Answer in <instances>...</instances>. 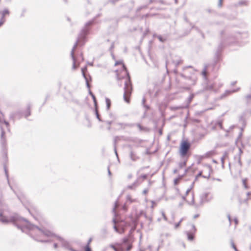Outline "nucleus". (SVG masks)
<instances>
[{
	"mask_svg": "<svg viewBox=\"0 0 251 251\" xmlns=\"http://www.w3.org/2000/svg\"><path fill=\"white\" fill-rule=\"evenodd\" d=\"M3 211L0 210V221L4 224H7L12 222L17 227L20 229L23 232H25L30 236L33 240L39 242H47L48 240H44L38 238V235H44L50 236L52 235L50 231L44 228L40 227L35 226L27 220L21 217L18 214H14L11 216L9 219L3 215Z\"/></svg>",
	"mask_w": 251,
	"mask_h": 251,
	"instance_id": "f257e3e1",
	"label": "nucleus"
},
{
	"mask_svg": "<svg viewBox=\"0 0 251 251\" xmlns=\"http://www.w3.org/2000/svg\"><path fill=\"white\" fill-rule=\"evenodd\" d=\"M95 19H93L87 22L84 25V27L81 30L78 36L75 41L71 51V56L73 60L72 69L75 70L79 66L80 61H83L84 58L81 53L79 56L76 58L75 56V50L77 46H83L86 42L87 36L89 34L91 29L92 26L95 23Z\"/></svg>",
	"mask_w": 251,
	"mask_h": 251,
	"instance_id": "f03ea898",
	"label": "nucleus"
},
{
	"mask_svg": "<svg viewBox=\"0 0 251 251\" xmlns=\"http://www.w3.org/2000/svg\"><path fill=\"white\" fill-rule=\"evenodd\" d=\"M119 64H121L122 65L123 71H124V75H125V77L124 78L126 79L124 83L125 86L123 98L126 102L129 103L130 101V96L132 91V86L130 77L126 67L123 63V61H116L115 62V66H117Z\"/></svg>",
	"mask_w": 251,
	"mask_h": 251,
	"instance_id": "7ed1b4c3",
	"label": "nucleus"
},
{
	"mask_svg": "<svg viewBox=\"0 0 251 251\" xmlns=\"http://www.w3.org/2000/svg\"><path fill=\"white\" fill-rule=\"evenodd\" d=\"M132 237L129 236L123 238L121 243L110 244L109 247L114 251H129L132 248Z\"/></svg>",
	"mask_w": 251,
	"mask_h": 251,
	"instance_id": "20e7f679",
	"label": "nucleus"
},
{
	"mask_svg": "<svg viewBox=\"0 0 251 251\" xmlns=\"http://www.w3.org/2000/svg\"><path fill=\"white\" fill-rule=\"evenodd\" d=\"M112 222L114 224L113 228L114 230L120 234L124 233L126 228L130 225V224L127 222L123 220L119 221L115 218L113 219Z\"/></svg>",
	"mask_w": 251,
	"mask_h": 251,
	"instance_id": "39448f33",
	"label": "nucleus"
},
{
	"mask_svg": "<svg viewBox=\"0 0 251 251\" xmlns=\"http://www.w3.org/2000/svg\"><path fill=\"white\" fill-rule=\"evenodd\" d=\"M42 228H44V227H41ZM45 229H46V228H45ZM47 230V229H46ZM48 230V229H47ZM49 231V230H48ZM50 231V230H49ZM50 232L51 233H52V235H51V236H50V237H53V236H55L57 237V239L60 241L61 242V244H62V246L66 249H68L69 250V248H70L71 246L70 245V243L66 240H64L63 238H62L60 236H56L53 232H52L51 231H50ZM44 237H49V236H46V235H38V238H40L41 239H42V240H46V239H44ZM48 241V242H50V240H47ZM47 243V242H46Z\"/></svg>",
	"mask_w": 251,
	"mask_h": 251,
	"instance_id": "423d86ee",
	"label": "nucleus"
},
{
	"mask_svg": "<svg viewBox=\"0 0 251 251\" xmlns=\"http://www.w3.org/2000/svg\"><path fill=\"white\" fill-rule=\"evenodd\" d=\"M209 195L208 193H205L202 194L201 196V201H200V205H198L197 204H195V201H194V194L192 195V200L191 202L189 203V204H192L193 205L195 208H198L200 205H202L203 203L204 202H208L210 201L213 198H208V196Z\"/></svg>",
	"mask_w": 251,
	"mask_h": 251,
	"instance_id": "0eeeda50",
	"label": "nucleus"
},
{
	"mask_svg": "<svg viewBox=\"0 0 251 251\" xmlns=\"http://www.w3.org/2000/svg\"><path fill=\"white\" fill-rule=\"evenodd\" d=\"M30 115V106L28 105L27 109L25 111L23 112L22 111H18L12 113L10 114V118L14 120V118L18 116H19V119L21 118L22 116H24L25 118H27V117H28Z\"/></svg>",
	"mask_w": 251,
	"mask_h": 251,
	"instance_id": "6e6552de",
	"label": "nucleus"
},
{
	"mask_svg": "<svg viewBox=\"0 0 251 251\" xmlns=\"http://www.w3.org/2000/svg\"><path fill=\"white\" fill-rule=\"evenodd\" d=\"M223 49V46L222 43L220 44L216 49L213 59V65L215 66L216 64L220 62L222 59V52Z\"/></svg>",
	"mask_w": 251,
	"mask_h": 251,
	"instance_id": "1a4fd4ad",
	"label": "nucleus"
},
{
	"mask_svg": "<svg viewBox=\"0 0 251 251\" xmlns=\"http://www.w3.org/2000/svg\"><path fill=\"white\" fill-rule=\"evenodd\" d=\"M191 148V144L188 141H182L180 145L179 152L181 156H185Z\"/></svg>",
	"mask_w": 251,
	"mask_h": 251,
	"instance_id": "9d476101",
	"label": "nucleus"
},
{
	"mask_svg": "<svg viewBox=\"0 0 251 251\" xmlns=\"http://www.w3.org/2000/svg\"><path fill=\"white\" fill-rule=\"evenodd\" d=\"M87 71V67L84 66V67L81 68V72L82 75H83V77L85 79L86 86L88 88H90V85L89 84V81H91L92 80L91 76L88 75H86L85 73V72Z\"/></svg>",
	"mask_w": 251,
	"mask_h": 251,
	"instance_id": "9b49d317",
	"label": "nucleus"
},
{
	"mask_svg": "<svg viewBox=\"0 0 251 251\" xmlns=\"http://www.w3.org/2000/svg\"><path fill=\"white\" fill-rule=\"evenodd\" d=\"M190 226L192 227V229H191L190 231H186L185 233L187 235L188 240L193 241L194 239V235L197 229L194 224H191Z\"/></svg>",
	"mask_w": 251,
	"mask_h": 251,
	"instance_id": "f8f14e48",
	"label": "nucleus"
},
{
	"mask_svg": "<svg viewBox=\"0 0 251 251\" xmlns=\"http://www.w3.org/2000/svg\"><path fill=\"white\" fill-rule=\"evenodd\" d=\"M115 125L118 127V130H122L125 129L127 127H132L135 126V124L132 123L117 122L115 123Z\"/></svg>",
	"mask_w": 251,
	"mask_h": 251,
	"instance_id": "ddd939ff",
	"label": "nucleus"
},
{
	"mask_svg": "<svg viewBox=\"0 0 251 251\" xmlns=\"http://www.w3.org/2000/svg\"><path fill=\"white\" fill-rule=\"evenodd\" d=\"M240 90V88L238 87L236 89H232V90H227L225 91V92L220 96L221 99H223L225 97H226L232 93H236L238 92Z\"/></svg>",
	"mask_w": 251,
	"mask_h": 251,
	"instance_id": "4468645a",
	"label": "nucleus"
},
{
	"mask_svg": "<svg viewBox=\"0 0 251 251\" xmlns=\"http://www.w3.org/2000/svg\"><path fill=\"white\" fill-rule=\"evenodd\" d=\"M10 14V11L7 8H4L3 10L0 11V19L6 22L5 17L8 16Z\"/></svg>",
	"mask_w": 251,
	"mask_h": 251,
	"instance_id": "2eb2a0df",
	"label": "nucleus"
},
{
	"mask_svg": "<svg viewBox=\"0 0 251 251\" xmlns=\"http://www.w3.org/2000/svg\"><path fill=\"white\" fill-rule=\"evenodd\" d=\"M180 75L181 77L186 79H188L190 81V82L189 83V85H194L195 84L197 81V77L195 75H192L191 77L187 76L184 74H181Z\"/></svg>",
	"mask_w": 251,
	"mask_h": 251,
	"instance_id": "dca6fc26",
	"label": "nucleus"
},
{
	"mask_svg": "<svg viewBox=\"0 0 251 251\" xmlns=\"http://www.w3.org/2000/svg\"><path fill=\"white\" fill-rule=\"evenodd\" d=\"M205 167H206V168L207 169L208 171V175L207 176H202V171H200V172H199V173L197 175V176L198 177H200V176H202L203 178H209L210 177L211 172L212 171V168L210 166V165H206Z\"/></svg>",
	"mask_w": 251,
	"mask_h": 251,
	"instance_id": "f3484780",
	"label": "nucleus"
},
{
	"mask_svg": "<svg viewBox=\"0 0 251 251\" xmlns=\"http://www.w3.org/2000/svg\"><path fill=\"white\" fill-rule=\"evenodd\" d=\"M0 128H1V135H0L1 140H0V142H1V144L2 146L3 147H4L5 146V144H6V139L4 137L5 132H4L3 129L2 128V127H1Z\"/></svg>",
	"mask_w": 251,
	"mask_h": 251,
	"instance_id": "a211bd4d",
	"label": "nucleus"
},
{
	"mask_svg": "<svg viewBox=\"0 0 251 251\" xmlns=\"http://www.w3.org/2000/svg\"><path fill=\"white\" fill-rule=\"evenodd\" d=\"M129 157L130 159L133 161H136L140 158V157L132 150L130 151Z\"/></svg>",
	"mask_w": 251,
	"mask_h": 251,
	"instance_id": "6ab92c4d",
	"label": "nucleus"
},
{
	"mask_svg": "<svg viewBox=\"0 0 251 251\" xmlns=\"http://www.w3.org/2000/svg\"><path fill=\"white\" fill-rule=\"evenodd\" d=\"M153 37H156L159 41L161 43H164L167 40V37L166 36H162L160 35L154 34L153 35Z\"/></svg>",
	"mask_w": 251,
	"mask_h": 251,
	"instance_id": "aec40b11",
	"label": "nucleus"
},
{
	"mask_svg": "<svg viewBox=\"0 0 251 251\" xmlns=\"http://www.w3.org/2000/svg\"><path fill=\"white\" fill-rule=\"evenodd\" d=\"M215 154V151L214 150H212L209 151H207L204 156H200V159H202L204 157H210L211 156H213Z\"/></svg>",
	"mask_w": 251,
	"mask_h": 251,
	"instance_id": "412c9836",
	"label": "nucleus"
},
{
	"mask_svg": "<svg viewBox=\"0 0 251 251\" xmlns=\"http://www.w3.org/2000/svg\"><path fill=\"white\" fill-rule=\"evenodd\" d=\"M3 168H4V172H5V176H6V179H7V182H8V183L10 188L11 189H12V187L10 185V182H9V176H8V170H7V169L6 168V166L5 164H4L3 165Z\"/></svg>",
	"mask_w": 251,
	"mask_h": 251,
	"instance_id": "4be33fe9",
	"label": "nucleus"
},
{
	"mask_svg": "<svg viewBox=\"0 0 251 251\" xmlns=\"http://www.w3.org/2000/svg\"><path fill=\"white\" fill-rule=\"evenodd\" d=\"M138 180H136L134 183H133L131 185H129L127 186V188L128 189H134L138 186Z\"/></svg>",
	"mask_w": 251,
	"mask_h": 251,
	"instance_id": "5701e85b",
	"label": "nucleus"
},
{
	"mask_svg": "<svg viewBox=\"0 0 251 251\" xmlns=\"http://www.w3.org/2000/svg\"><path fill=\"white\" fill-rule=\"evenodd\" d=\"M248 4V1L247 0H241L238 2L236 6H247Z\"/></svg>",
	"mask_w": 251,
	"mask_h": 251,
	"instance_id": "b1692460",
	"label": "nucleus"
},
{
	"mask_svg": "<svg viewBox=\"0 0 251 251\" xmlns=\"http://www.w3.org/2000/svg\"><path fill=\"white\" fill-rule=\"evenodd\" d=\"M194 97H195L194 94H190V95L189 96V97L188 98V99L187 100V106H189V105L190 104V103L191 102L192 100L194 99Z\"/></svg>",
	"mask_w": 251,
	"mask_h": 251,
	"instance_id": "393cba45",
	"label": "nucleus"
},
{
	"mask_svg": "<svg viewBox=\"0 0 251 251\" xmlns=\"http://www.w3.org/2000/svg\"><path fill=\"white\" fill-rule=\"evenodd\" d=\"M245 114H242L240 116L239 121L241 122L242 124L244 126L246 125V121L245 119Z\"/></svg>",
	"mask_w": 251,
	"mask_h": 251,
	"instance_id": "a878e982",
	"label": "nucleus"
},
{
	"mask_svg": "<svg viewBox=\"0 0 251 251\" xmlns=\"http://www.w3.org/2000/svg\"><path fill=\"white\" fill-rule=\"evenodd\" d=\"M219 126L221 129L225 130L223 126V121L222 120L217 121L216 122L215 126Z\"/></svg>",
	"mask_w": 251,
	"mask_h": 251,
	"instance_id": "bb28decb",
	"label": "nucleus"
},
{
	"mask_svg": "<svg viewBox=\"0 0 251 251\" xmlns=\"http://www.w3.org/2000/svg\"><path fill=\"white\" fill-rule=\"evenodd\" d=\"M208 66V65H205L204 67L201 72L202 75L203 76V77L205 78H206V72H207V69Z\"/></svg>",
	"mask_w": 251,
	"mask_h": 251,
	"instance_id": "cd10ccee",
	"label": "nucleus"
},
{
	"mask_svg": "<svg viewBox=\"0 0 251 251\" xmlns=\"http://www.w3.org/2000/svg\"><path fill=\"white\" fill-rule=\"evenodd\" d=\"M105 102H106V109H107V110H109L110 109V106H111V101H110V99H109L107 98H106Z\"/></svg>",
	"mask_w": 251,
	"mask_h": 251,
	"instance_id": "c85d7f7f",
	"label": "nucleus"
},
{
	"mask_svg": "<svg viewBox=\"0 0 251 251\" xmlns=\"http://www.w3.org/2000/svg\"><path fill=\"white\" fill-rule=\"evenodd\" d=\"M134 201H135V200L132 199L130 195H127L126 196V202H129L130 203H131Z\"/></svg>",
	"mask_w": 251,
	"mask_h": 251,
	"instance_id": "c756f323",
	"label": "nucleus"
},
{
	"mask_svg": "<svg viewBox=\"0 0 251 251\" xmlns=\"http://www.w3.org/2000/svg\"><path fill=\"white\" fill-rule=\"evenodd\" d=\"M95 114H96V117L98 119V120L99 121H100V122L102 121L101 119H100V114L99 113L97 107L95 108Z\"/></svg>",
	"mask_w": 251,
	"mask_h": 251,
	"instance_id": "7c9ffc66",
	"label": "nucleus"
},
{
	"mask_svg": "<svg viewBox=\"0 0 251 251\" xmlns=\"http://www.w3.org/2000/svg\"><path fill=\"white\" fill-rule=\"evenodd\" d=\"M114 42H113L112 43L110 47L109 48V51H110V52H111V55L112 56V57H113V58H114V54H113V51H112V50H113V49H114Z\"/></svg>",
	"mask_w": 251,
	"mask_h": 251,
	"instance_id": "2f4dec72",
	"label": "nucleus"
},
{
	"mask_svg": "<svg viewBox=\"0 0 251 251\" xmlns=\"http://www.w3.org/2000/svg\"><path fill=\"white\" fill-rule=\"evenodd\" d=\"M239 156L238 157V162L239 164L240 165H242V163H241V154L243 153V151L242 150V149L241 148H239Z\"/></svg>",
	"mask_w": 251,
	"mask_h": 251,
	"instance_id": "473e14b6",
	"label": "nucleus"
},
{
	"mask_svg": "<svg viewBox=\"0 0 251 251\" xmlns=\"http://www.w3.org/2000/svg\"><path fill=\"white\" fill-rule=\"evenodd\" d=\"M186 165V161L180 162L178 164L179 167L181 169L183 167H184V166H185Z\"/></svg>",
	"mask_w": 251,
	"mask_h": 251,
	"instance_id": "72a5a7b5",
	"label": "nucleus"
},
{
	"mask_svg": "<svg viewBox=\"0 0 251 251\" xmlns=\"http://www.w3.org/2000/svg\"><path fill=\"white\" fill-rule=\"evenodd\" d=\"M245 99L246 100L247 102L249 103L251 102V94L248 95L246 96Z\"/></svg>",
	"mask_w": 251,
	"mask_h": 251,
	"instance_id": "f704fd0d",
	"label": "nucleus"
},
{
	"mask_svg": "<svg viewBox=\"0 0 251 251\" xmlns=\"http://www.w3.org/2000/svg\"><path fill=\"white\" fill-rule=\"evenodd\" d=\"M145 102H146V99L145 98H143L142 99V104L148 110L150 108V106L149 105H146Z\"/></svg>",
	"mask_w": 251,
	"mask_h": 251,
	"instance_id": "c9c22d12",
	"label": "nucleus"
},
{
	"mask_svg": "<svg viewBox=\"0 0 251 251\" xmlns=\"http://www.w3.org/2000/svg\"><path fill=\"white\" fill-rule=\"evenodd\" d=\"M183 218L181 219L180 220L178 223H176L175 224V228L176 229L180 226V224L182 222V221H183Z\"/></svg>",
	"mask_w": 251,
	"mask_h": 251,
	"instance_id": "e433bc0d",
	"label": "nucleus"
},
{
	"mask_svg": "<svg viewBox=\"0 0 251 251\" xmlns=\"http://www.w3.org/2000/svg\"><path fill=\"white\" fill-rule=\"evenodd\" d=\"M118 205V201H116L114 203V207H113V210H112L115 214V215H116V209Z\"/></svg>",
	"mask_w": 251,
	"mask_h": 251,
	"instance_id": "4c0bfd02",
	"label": "nucleus"
},
{
	"mask_svg": "<svg viewBox=\"0 0 251 251\" xmlns=\"http://www.w3.org/2000/svg\"><path fill=\"white\" fill-rule=\"evenodd\" d=\"M188 169H185L184 171V173L183 175L178 176V177H177V178L179 179V180H180L181 179H182V178L185 175V174L188 172Z\"/></svg>",
	"mask_w": 251,
	"mask_h": 251,
	"instance_id": "58836bf2",
	"label": "nucleus"
},
{
	"mask_svg": "<svg viewBox=\"0 0 251 251\" xmlns=\"http://www.w3.org/2000/svg\"><path fill=\"white\" fill-rule=\"evenodd\" d=\"M92 98L93 100V102L94 103L95 108H96V107H97V102L96 97L95 96V95H93Z\"/></svg>",
	"mask_w": 251,
	"mask_h": 251,
	"instance_id": "ea45409f",
	"label": "nucleus"
},
{
	"mask_svg": "<svg viewBox=\"0 0 251 251\" xmlns=\"http://www.w3.org/2000/svg\"><path fill=\"white\" fill-rule=\"evenodd\" d=\"M226 153L225 152V155L223 156H222L221 158V162H222V166L223 168H224V160H225V156H226Z\"/></svg>",
	"mask_w": 251,
	"mask_h": 251,
	"instance_id": "a19ab883",
	"label": "nucleus"
},
{
	"mask_svg": "<svg viewBox=\"0 0 251 251\" xmlns=\"http://www.w3.org/2000/svg\"><path fill=\"white\" fill-rule=\"evenodd\" d=\"M101 232L102 234L106 235L107 234V230L106 227H103L101 230Z\"/></svg>",
	"mask_w": 251,
	"mask_h": 251,
	"instance_id": "79ce46f5",
	"label": "nucleus"
},
{
	"mask_svg": "<svg viewBox=\"0 0 251 251\" xmlns=\"http://www.w3.org/2000/svg\"><path fill=\"white\" fill-rule=\"evenodd\" d=\"M118 138V136H116L114 137V142H113V147L114 148H116V145H117V139Z\"/></svg>",
	"mask_w": 251,
	"mask_h": 251,
	"instance_id": "37998d69",
	"label": "nucleus"
},
{
	"mask_svg": "<svg viewBox=\"0 0 251 251\" xmlns=\"http://www.w3.org/2000/svg\"><path fill=\"white\" fill-rule=\"evenodd\" d=\"M25 12H26V9H23L22 10L21 14L20 15V18H23V17H25Z\"/></svg>",
	"mask_w": 251,
	"mask_h": 251,
	"instance_id": "c03bdc74",
	"label": "nucleus"
},
{
	"mask_svg": "<svg viewBox=\"0 0 251 251\" xmlns=\"http://www.w3.org/2000/svg\"><path fill=\"white\" fill-rule=\"evenodd\" d=\"M235 127L234 125L231 126L228 129L224 130L226 132L229 133L230 131Z\"/></svg>",
	"mask_w": 251,
	"mask_h": 251,
	"instance_id": "a18cd8bd",
	"label": "nucleus"
},
{
	"mask_svg": "<svg viewBox=\"0 0 251 251\" xmlns=\"http://www.w3.org/2000/svg\"><path fill=\"white\" fill-rule=\"evenodd\" d=\"M231 246H232V248L235 251H238V250L237 249V248L236 247V246L235 245L234 242L231 241Z\"/></svg>",
	"mask_w": 251,
	"mask_h": 251,
	"instance_id": "49530a36",
	"label": "nucleus"
},
{
	"mask_svg": "<svg viewBox=\"0 0 251 251\" xmlns=\"http://www.w3.org/2000/svg\"><path fill=\"white\" fill-rule=\"evenodd\" d=\"M84 251H92L90 246H85L84 248Z\"/></svg>",
	"mask_w": 251,
	"mask_h": 251,
	"instance_id": "de8ad7c7",
	"label": "nucleus"
},
{
	"mask_svg": "<svg viewBox=\"0 0 251 251\" xmlns=\"http://www.w3.org/2000/svg\"><path fill=\"white\" fill-rule=\"evenodd\" d=\"M2 122H3L6 125L7 127H9V123L7 121H6L5 120H3V121L0 120V123H2Z\"/></svg>",
	"mask_w": 251,
	"mask_h": 251,
	"instance_id": "09e8293b",
	"label": "nucleus"
},
{
	"mask_svg": "<svg viewBox=\"0 0 251 251\" xmlns=\"http://www.w3.org/2000/svg\"><path fill=\"white\" fill-rule=\"evenodd\" d=\"M161 213H162V215L163 216L164 220H165L166 221H167L168 219H167L166 216L165 215V213L163 211H162Z\"/></svg>",
	"mask_w": 251,
	"mask_h": 251,
	"instance_id": "8fccbe9b",
	"label": "nucleus"
},
{
	"mask_svg": "<svg viewBox=\"0 0 251 251\" xmlns=\"http://www.w3.org/2000/svg\"><path fill=\"white\" fill-rule=\"evenodd\" d=\"M246 181H247L246 179H243V185H244L245 188L246 189H248V186H247V185L246 184Z\"/></svg>",
	"mask_w": 251,
	"mask_h": 251,
	"instance_id": "3c124183",
	"label": "nucleus"
},
{
	"mask_svg": "<svg viewBox=\"0 0 251 251\" xmlns=\"http://www.w3.org/2000/svg\"><path fill=\"white\" fill-rule=\"evenodd\" d=\"M227 217L228 220L229 222V225H231V218L230 217V215L229 214H228L227 215Z\"/></svg>",
	"mask_w": 251,
	"mask_h": 251,
	"instance_id": "603ef678",
	"label": "nucleus"
},
{
	"mask_svg": "<svg viewBox=\"0 0 251 251\" xmlns=\"http://www.w3.org/2000/svg\"><path fill=\"white\" fill-rule=\"evenodd\" d=\"M148 175L147 174H144L140 176V177L144 179H146L147 178Z\"/></svg>",
	"mask_w": 251,
	"mask_h": 251,
	"instance_id": "864d4df0",
	"label": "nucleus"
},
{
	"mask_svg": "<svg viewBox=\"0 0 251 251\" xmlns=\"http://www.w3.org/2000/svg\"><path fill=\"white\" fill-rule=\"evenodd\" d=\"M233 220H234V223L235 224V225L236 226L238 224V219L235 217V218H234Z\"/></svg>",
	"mask_w": 251,
	"mask_h": 251,
	"instance_id": "5fc2aeb1",
	"label": "nucleus"
},
{
	"mask_svg": "<svg viewBox=\"0 0 251 251\" xmlns=\"http://www.w3.org/2000/svg\"><path fill=\"white\" fill-rule=\"evenodd\" d=\"M179 181V179L176 178L175 179V180H174V184L175 185H177Z\"/></svg>",
	"mask_w": 251,
	"mask_h": 251,
	"instance_id": "6e6d98bb",
	"label": "nucleus"
},
{
	"mask_svg": "<svg viewBox=\"0 0 251 251\" xmlns=\"http://www.w3.org/2000/svg\"><path fill=\"white\" fill-rule=\"evenodd\" d=\"M222 2H223V0H219V2H218V6L219 7H221L222 5Z\"/></svg>",
	"mask_w": 251,
	"mask_h": 251,
	"instance_id": "4d7b16f0",
	"label": "nucleus"
},
{
	"mask_svg": "<svg viewBox=\"0 0 251 251\" xmlns=\"http://www.w3.org/2000/svg\"><path fill=\"white\" fill-rule=\"evenodd\" d=\"M192 189V187H190L189 189H188L186 192V196L191 191Z\"/></svg>",
	"mask_w": 251,
	"mask_h": 251,
	"instance_id": "13d9d810",
	"label": "nucleus"
},
{
	"mask_svg": "<svg viewBox=\"0 0 251 251\" xmlns=\"http://www.w3.org/2000/svg\"><path fill=\"white\" fill-rule=\"evenodd\" d=\"M18 199H19V200L24 204V198H20V197L18 196Z\"/></svg>",
	"mask_w": 251,
	"mask_h": 251,
	"instance_id": "bf43d9fd",
	"label": "nucleus"
},
{
	"mask_svg": "<svg viewBox=\"0 0 251 251\" xmlns=\"http://www.w3.org/2000/svg\"><path fill=\"white\" fill-rule=\"evenodd\" d=\"M5 22L3 20L0 19V26L3 25Z\"/></svg>",
	"mask_w": 251,
	"mask_h": 251,
	"instance_id": "052dcab7",
	"label": "nucleus"
},
{
	"mask_svg": "<svg viewBox=\"0 0 251 251\" xmlns=\"http://www.w3.org/2000/svg\"><path fill=\"white\" fill-rule=\"evenodd\" d=\"M114 152H115V153L116 156L118 158V153H117V148H114Z\"/></svg>",
	"mask_w": 251,
	"mask_h": 251,
	"instance_id": "680f3d73",
	"label": "nucleus"
},
{
	"mask_svg": "<svg viewBox=\"0 0 251 251\" xmlns=\"http://www.w3.org/2000/svg\"><path fill=\"white\" fill-rule=\"evenodd\" d=\"M137 126L139 127V128L140 130H142L143 127L140 124H137Z\"/></svg>",
	"mask_w": 251,
	"mask_h": 251,
	"instance_id": "e2e57ef3",
	"label": "nucleus"
},
{
	"mask_svg": "<svg viewBox=\"0 0 251 251\" xmlns=\"http://www.w3.org/2000/svg\"><path fill=\"white\" fill-rule=\"evenodd\" d=\"M89 89V94H90V95H91V97H92L93 95H94L93 94V93L92 92V91L90 90V88H88Z\"/></svg>",
	"mask_w": 251,
	"mask_h": 251,
	"instance_id": "0e129e2a",
	"label": "nucleus"
},
{
	"mask_svg": "<svg viewBox=\"0 0 251 251\" xmlns=\"http://www.w3.org/2000/svg\"><path fill=\"white\" fill-rule=\"evenodd\" d=\"M107 170H108V174L109 176H110L111 175V171H110V169H109V167H108L107 168Z\"/></svg>",
	"mask_w": 251,
	"mask_h": 251,
	"instance_id": "69168bd1",
	"label": "nucleus"
},
{
	"mask_svg": "<svg viewBox=\"0 0 251 251\" xmlns=\"http://www.w3.org/2000/svg\"><path fill=\"white\" fill-rule=\"evenodd\" d=\"M242 136V132H240L239 134V135H238V139H239V138H240Z\"/></svg>",
	"mask_w": 251,
	"mask_h": 251,
	"instance_id": "338daca9",
	"label": "nucleus"
},
{
	"mask_svg": "<svg viewBox=\"0 0 251 251\" xmlns=\"http://www.w3.org/2000/svg\"><path fill=\"white\" fill-rule=\"evenodd\" d=\"M69 250H70V251H78L75 250L74 249L72 248L71 247H70Z\"/></svg>",
	"mask_w": 251,
	"mask_h": 251,
	"instance_id": "774afa93",
	"label": "nucleus"
}]
</instances>
